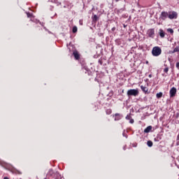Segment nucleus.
<instances>
[{
  "label": "nucleus",
  "instance_id": "1",
  "mask_svg": "<svg viewBox=\"0 0 179 179\" xmlns=\"http://www.w3.org/2000/svg\"><path fill=\"white\" fill-rule=\"evenodd\" d=\"M152 54L153 57H159L162 54V48L159 46H155L152 48Z\"/></svg>",
  "mask_w": 179,
  "mask_h": 179
},
{
  "label": "nucleus",
  "instance_id": "2",
  "mask_svg": "<svg viewBox=\"0 0 179 179\" xmlns=\"http://www.w3.org/2000/svg\"><path fill=\"white\" fill-rule=\"evenodd\" d=\"M139 94V91L138 90H129L127 91V96L128 97H131V96H134V97H136Z\"/></svg>",
  "mask_w": 179,
  "mask_h": 179
},
{
  "label": "nucleus",
  "instance_id": "3",
  "mask_svg": "<svg viewBox=\"0 0 179 179\" xmlns=\"http://www.w3.org/2000/svg\"><path fill=\"white\" fill-rule=\"evenodd\" d=\"M169 19L173 20V19H177L178 17V13L176 11H169L168 12Z\"/></svg>",
  "mask_w": 179,
  "mask_h": 179
},
{
  "label": "nucleus",
  "instance_id": "4",
  "mask_svg": "<svg viewBox=\"0 0 179 179\" xmlns=\"http://www.w3.org/2000/svg\"><path fill=\"white\" fill-rule=\"evenodd\" d=\"M0 166H1V167H3L6 170H10V164H9L1 159H0Z\"/></svg>",
  "mask_w": 179,
  "mask_h": 179
},
{
  "label": "nucleus",
  "instance_id": "5",
  "mask_svg": "<svg viewBox=\"0 0 179 179\" xmlns=\"http://www.w3.org/2000/svg\"><path fill=\"white\" fill-rule=\"evenodd\" d=\"M170 97H176V94H177V88L172 87L169 91Z\"/></svg>",
  "mask_w": 179,
  "mask_h": 179
},
{
  "label": "nucleus",
  "instance_id": "6",
  "mask_svg": "<svg viewBox=\"0 0 179 179\" xmlns=\"http://www.w3.org/2000/svg\"><path fill=\"white\" fill-rule=\"evenodd\" d=\"M167 17H169V12L162 11L160 15V18L162 19V20H166Z\"/></svg>",
  "mask_w": 179,
  "mask_h": 179
},
{
  "label": "nucleus",
  "instance_id": "7",
  "mask_svg": "<svg viewBox=\"0 0 179 179\" xmlns=\"http://www.w3.org/2000/svg\"><path fill=\"white\" fill-rule=\"evenodd\" d=\"M73 55L77 61H79L80 59V55L79 54V52L78 50H75L73 52Z\"/></svg>",
  "mask_w": 179,
  "mask_h": 179
},
{
  "label": "nucleus",
  "instance_id": "8",
  "mask_svg": "<svg viewBox=\"0 0 179 179\" xmlns=\"http://www.w3.org/2000/svg\"><path fill=\"white\" fill-rule=\"evenodd\" d=\"M149 37H151V38H153L155 37V29H150L148 31Z\"/></svg>",
  "mask_w": 179,
  "mask_h": 179
},
{
  "label": "nucleus",
  "instance_id": "9",
  "mask_svg": "<svg viewBox=\"0 0 179 179\" xmlns=\"http://www.w3.org/2000/svg\"><path fill=\"white\" fill-rule=\"evenodd\" d=\"M113 117H115V121H120V120H121V118H122V115L120 113L115 114V115H113Z\"/></svg>",
  "mask_w": 179,
  "mask_h": 179
},
{
  "label": "nucleus",
  "instance_id": "10",
  "mask_svg": "<svg viewBox=\"0 0 179 179\" xmlns=\"http://www.w3.org/2000/svg\"><path fill=\"white\" fill-rule=\"evenodd\" d=\"M141 89L142 92H143L145 94L148 93V92L149 90V89H148L147 87H145L143 85L141 86Z\"/></svg>",
  "mask_w": 179,
  "mask_h": 179
},
{
  "label": "nucleus",
  "instance_id": "11",
  "mask_svg": "<svg viewBox=\"0 0 179 179\" xmlns=\"http://www.w3.org/2000/svg\"><path fill=\"white\" fill-rule=\"evenodd\" d=\"M150 131H152V126H148L147 128L144 129L145 134H149Z\"/></svg>",
  "mask_w": 179,
  "mask_h": 179
},
{
  "label": "nucleus",
  "instance_id": "12",
  "mask_svg": "<svg viewBox=\"0 0 179 179\" xmlns=\"http://www.w3.org/2000/svg\"><path fill=\"white\" fill-rule=\"evenodd\" d=\"M159 36L162 37V38H164V36H166V34L163 29H159Z\"/></svg>",
  "mask_w": 179,
  "mask_h": 179
},
{
  "label": "nucleus",
  "instance_id": "13",
  "mask_svg": "<svg viewBox=\"0 0 179 179\" xmlns=\"http://www.w3.org/2000/svg\"><path fill=\"white\" fill-rule=\"evenodd\" d=\"M92 22L94 23H96V22H97V20H99V17L96 15H94L92 17Z\"/></svg>",
  "mask_w": 179,
  "mask_h": 179
},
{
  "label": "nucleus",
  "instance_id": "14",
  "mask_svg": "<svg viewBox=\"0 0 179 179\" xmlns=\"http://www.w3.org/2000/svg\"><path fill=\"white\" fill-rule=\"evenodd\" d=\"M157 99H162L163 97V92H159L156 94Z\"/></svg>",
  "mask_w": 179,
  "mask_h": 179
},
{
  "label": "nucleus",
  "instance_id": "15",
  "mask_svg": "<svg viewBox=\"0 0 179 179\" xmlns=\"http://www.w3.org/2000/svg\"><path fill=\"white\" fill-rule=\"evenodd\" d=\"M147 145L149 146V148H152L153 146V142H152V141H148L147 142Z\"/></svg>",
  "mask_w": 179,
  "mask_h": 179
},
{
  "label": "nucleus",
  "instance_id": "16",
  "mask_svg": "<svg viewBox=\"0 0 179 179\" xmlns=\"http://www.w3.org/2000/svg\"><path fill=\"white\" fill-rule=\"evenodd\" d=\"M172 52L173 54H174V52H179V46H177L176 48H175Z\"/></svg>",
  "mask_w": 179,
  "mask_h": 179
},
{
  "label": "nucleus",
  "instance_id": "17",
  "mask_svg": "<svg viewBox=\"0 0 179 179\" xmlns=\"http://www.w3.org/2000/svg\"><path fill=\"white\" fill-rule=\"evenodd\" d=\"M73 33H76L78 31V27L74 26L72 29Z\"/></svg>",
  "mask_w": 179,
  "mask_h": 179
},
{
  "label": "nucleus",
  "instance_id": "18",
  "mask_svg": "<svg viewBox=\"0 0 179 179\" xmlns=\"http://www.w3.org/2000/svg\"><path fill=\"white\" fill-rule=\"evenodd\" d=\"M106 113L108 115H110V114H111V113H113V110H111V109H107Z\"/></svg>",
  "mask_w": 179,
  "mask_h": 179
},
{
  "label": "nucleus",
  "instance_id": "19",
  "mask_svg": "<svg viewBox=\"0 0 179 179\" xmlns=\"http://www.w3.org/2000/svg\"><path fill=\"white\" fill-rule=\"evenodd\" d=\"M167 31H169V33H171V34H173L174 33V30H173V29L171 28L168 29Z\"/></svg>",
  "mask_w": 179,
  "mask_h": 179
},
{
  "label": "nucleus",
  "instance_id": "20",
  "mask_svg": "<svg viewBox=\"0 0 179 179\" xmlns=\"http://www.w3.org/2000/svg\"><path fill=\"white\" fill-rule=\"evenodd\" d=\"M131 118H132V117H131V115H127L126 116V120H131Z\"/></svg>",
  "mask_w": 179,
  "mask_h": 179
},
{
  "label": "nucleus",
  "instance_id": "21",
  "mask_svg": "<svg viewBox=\"0 0 179 179\" xmlns=\"http://www.w3.org/2000/svg\"><path fill=\"white\" fill-rule=\"evenodd\" d=\"M164 71L166 73H167V72H169V68H165L164 69Z\"/></svg>",
  "mask_w": 179,
  "mask_h": 179
},
{
  "label": "nucleus",
  "instance_id": "22",
  "mask_svg": "<svg viewBox=\"0 0 179 179\" xmlns=\"http://www.w3.org/2000/svg\"><path fill=\"white\" fill-rule=\"evenodd\" d=\"M132 146L133 148H136V146H138V143H133Z\"/></svg>",
  "mask_w": 179,
  "mask_h": 179
},
{
  "label": "nucleus",
  "instance_id": "23",
  "mask_svg": "<svg viewBox=\"0 0 179 179\" xmlns=\"http://www.w3.org/2000/svg\"><path fill=\"white\" fill-rule=\"evenodd\" d=\"M15 174H22V172L19 171H15Z\"/></svg>",
  "mask_w": 179,
  "mask_h": 179
},
{
  "label": "nucleus",
  "instance_id": "24",
  "mask_svg": "<svg viewBox=\"0 0 179 179\" xmlns=\"http://www.w3.org/2000/svg\"><path fill=\"white\" fill-rule=\"evenodd\" d=\"M134 119H130V124H134Z\"/></svg>",
  "mask_w": 179,
  "mask_h": 179
},
{
  "label": "nucleus",
  "instance_id": "25",
  "mask_svg": "<svg viewBox=\"0 0 179 179\" xmlns=\"http://www.w3.org/2000/svg\"><path fill=\"white\" fill-rule=\"evenodd\" d=\"M27 15L28 17H31V14H30V13H27Z\"/></svg>",
  "mask_w": 179,
  "mask_h": 179
},
{
  "label": "nucleus",
  "instance_id": "26",
  "mask_svg": "<svg viewBox=\"0 0 179 179\" xmlns=\"http://www.w3.org/2000/svg\"><path fill=\"white\" fill-rule=\"evenodd\" d=\"M176 68H177L178 69H179V62H177V63H176Z\"/></svg>",
  "mask_w": 179,
  "mask_h": 179
},
{
  "label": "nucleus",
  "instance_id": "27",
  "mask_svg": "<svg viewBox=\"0 0 179 179\" xmlns=\"http://www.w3.org/2000/svg\"><path fill=\"white\" fill-rule=\"evenodd\" d=\"M99 63L100 64V65H103V62L101 60H99Z\"/></svg>",
  "mask_w": 179,
  "mask_h": 179
},
{
  "label": "nucleus",
  "instance_id": "28",
  "mask_svg": "<svg viewBox=\"0 0 179 179\" xmlns=\"http://www.w3.org/2000/svg\"><path fill=\"white\" fill-rule=\"evenodd\" d=\"M123 149H124V150H127V145H124Z\"/></svg>",
  "mask_w": 179,
  "mask_h": 179
},
{
  "label": "nucleus",
  "instance_id": "29",
  "mask_svg": "<svg viewBox=\"0 0 179 179\" xmlns=\"http://www.w3.org/2000/svg\"><path fill=\"white\" fill-rule=\"evenodd\" d=\"M148 77H149V78H152V74H150V75L148 76Z\"/></svg>",
  "mask_w": 179,
  "mask_h": 179
},
{
  "label": "nucleus",
  "instance_id": "30",
  "mask_svg": "<svg viewBox=\"0 0 179 179\" xmlns=\"http://www.w3.org/2000/svg\"><path fill=\"white\" fill-rule=\"evenodd\" d=\"M3 179H9L8 177H4Z\"/></svg>",
  "mask_w": 179,
  "mask_h": 179
},
{
  "label": "nucleus",
  "instance_id": "31",
  "mask_svg": "<svg viewBox=\"0 0 179 179\" xmlns=\"http://www.w3.org/2000/svg\"><path fill=\"white\" fill-rule=\"evenodd\" d=\"M119 1H120V0H115L116 2H118Z\"/></svg>",
  "mask_w": 179,
  "mask_h": 179
}]
</instances>
